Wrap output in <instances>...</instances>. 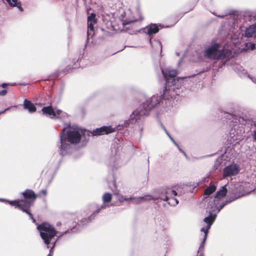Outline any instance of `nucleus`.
<instances>
[{
  "label": "nucleus",
  "instance_id": "4be33fe9",
  "mask_svg": "<svg viewBox=\"0 0 256 256\" xmlns=\"http://www.w3.org/2000/svg\"><path fill=\"white\" fill-rule=\"evenodd\" d=\"M216 190V186L214 185H210L204 190V194L209 196L215 192Z\"/></svg>",
  "mask_w": 256,
  "mask_h": 256
},
{
  "label": "nucleus",
  "instance_id": "2f4dec72",
  "mask_svg": "<svg viewBox=\"0 0 256 256\" xmlns=\"http://www.w3.org/2000/svg\"><path fill=\"white\" fill-rule=\"evenodd\" d=\"M8 109H9V108H6V109H5V110H4L0 112V114H2V113H4V112L6 110H8Z\"/></svg>",
  "mask_w": 256,
  "mask_h": 256
},
{
  "label": "nucleus",
  "instance_id": "473e14b6",
  "mask_svg": "<svg viewBox=\"0 0 256 256\" xmlns=\"http://www.w3.org/2000/svg\"><path fill=\"white\" fill-rule=\"evenodd\" d=\"M32 220L33 222L36 223V224H38L36 222V219L34 217L32 218Z\"/></svg>",
  "mask_w": 256,
  "mask_h": 256
},
{
  "label": "nucleus",
  "instance_id": "f8f14e48",
  "mask_svg": "<svg viewBox=\"0 0 256 256\" xmlns=\"http://www.w3.org/2000/svg\"><path fill=\"white\" fill-rule=\"evenodd\" d=\"M216 218V214H210L208 216L206 217L204 221L207 224L206 226L203 227L201 228V231L205 234V238H207L208 230L211 227V226L214 223Z\"/></svg>",
  "mask_w": 256,
  "mask_h": 256
},
{
  "label": "nucleus",
  "instance_id": "f704fd0d",
  "mask_svg": "<svg viewBox=\"0 0 256 256\" xmlns=\"http://www.w3.org/2000/svg\"><path fill=\"white\" fill-rule=\"evenodd\" d=\"M111 205L112 206H115V205L119 206L120 204H112Z\"/></svg>",
  "mask_w": 256,
  "mask_h": 256
},
{
  "label": "nucleus",
  "instance_id": "6e6552de",
  "mask_svg": "<svg viewBox=\"0 0 256 256\" xmlns=\"http://www.w3.org/2000/svg\"><path fill=\"white\" fill-rule=\"evenodd\" d=\"M240 170L238 165L232 164L228 166L223 170V176L224 178L231 176L237 174Z\"/></svg>",
  "mask_w": 256,
  "mask_h": 256
},
{
  "label": "nucleus",
  "instance_id": "cd10ccee",
  "mask_svg": "<svg viewBox=\"0 0 256 256\" xmlns=\"http://www.w3.org/2000/svg\"><path fill=\"white\" fill-rule=\"evenodd\" d=\"M40 195H42L44 196H46L47 194V191L46 190H42L40 191Z\"/></svg>",
  "mask_w": 256,
  "mask_h": 256
},
{
  "label": "nucleus",
  "instance_id": "c85d7f7f",
  "mask_svg": "<svg viewBox=\"0 0 256 256\" xmlns=\"http://www.w3.org/2000/svg\"><path fill=\"white\" fill-rule=\"evenodd\" d=\"M206 238H205V234L204 235V238L202 240V242L200 244V248H202L204 244Z\"/></svg>",
  "mask_w": 256,
  "mask_h": 256
},
{
  "label": "nucleus",
  "instance_id": "ddd939ff",
  "mask_svg": "<svg viewBox=\"0 0 256 256\" xmlns=\"http://www.w3.org/2000/svg\"><path fill=\"white\" fill-rule=\"evenodd\" d=\"M165 196L164 197L161 198V199L164 201H168L169 199L172 198V200L175 201V204H178V201L176 198L172 197V196H175L177 195V192L174 190H172L169 188L166 189L165 190Z\"/></svg>",
  "mask_w": 256,
  "mask_h": 256
},
{
  "label": "nucleus",
  "instance_id": "0eeeda50",
  "mask_svg": "<svg viewBox=\"0 0 256 256\" xmlns=\"http://www.w3.org/2000/svg\"><path fill=\"white\" fill-rule=\"evenodd\" d=\"M112 200V195L108 192H106L102 196V201L104 202V204L101 206V208L97 210H95L93 214L90 216L88 218H84L80 220L82 222H90L92 219L94 218V216L98 214L101 210L104 209L106 208V206L105 204L106 203L110 202Z\"/></svg>",
  "mask_w": 256,
  "mask_h": 256
},
{
  "label": "nucleus",
  "instance_id": "aec40b11",
  "mask_svg": "<svg viewBox=\"0 0 256 256\" xmlns=\"http://www.w3.org/2000/svg\"><path fill=\"white\" fill-rule=\"evenodd\" d=\"M30 207L31 206H30V204L28 203V204L25 205V206H20V207L16 208L22 210L23 212H26V214H28L30 218L32 219V218H33L34 216L30 212Z\"/></svg>",
  "mask_w": 256,
  "mask_h": 256
},
{
  "label": "nucleus",
  "instance_id": "c756f323",
  "mask_svg": "<svg viewBox=\"0 0 256 256\" xmlns=\"http://www.w3.org/2000/svg\"><path fill=\"white\" fill-rule=\"evenodd\" d=\"M250 48L253 50L255 48V44H250Z\"/></svg>",
  "mask_w": 256,
  "mask_h": 256
},
{
  "label": "nucleus",
  "instance_id": "a211bd4d",
  "mask_svg": "<svg viewBox=\"0 0 256 256\" xmlns=\"http://www.w3.org/2000/svg\"><path fill=\"white\" fill-rule=\"evenodd\" d=\"M8 4L12 7H16L21 12L24 11L20 2L18 0H6Z\"/></svg>",
  "mask_w": 256,
  "mask_h": 256
},
{
  "label": "nucleus",
  "instance_id": "f257e3e1",
  "mask_svg": "<svg viewBox=\"0 0 256 256\" xmlns=\"http://www.w3.org/2000/svg\"><path fill=\"white\" fill-rule=\"evenodd\" d=\"M164 89L163 90V94L160 98L154 96L148 99L142 104L140 106L133 112L130 115L128 120L130 124H134L138 120H140L144 116L148 115L150 110L159 104L162 99L165 98L168 100L170 98H173L174 96L172 93L166 92L164 94Z\"/></svg>",
  "mask_w": 256,
  "mask_h": 256
},
{
  "label": "nucleus",
  "instance_id": "393cba45",
  "mask_svg": "<svg viewBox=\"0 0 256 256\" xmlns=\"http://www.w3.org/2000/svg\"><path fill=\"white\" fill-rule=\"evenodd\" d=\"M55 114L56 118H61L62 117H64L66 115V113L62 112V110H58L55 111Z\"/></svg>",
  "mask_w": 256,
  "mask_h": 256
},
{
  "label": "nucleus",
  "instance_id": "2eb2a0df",
  "mask_svg": "<svg viewBox=\"0 0 256 256\" xmlns=\"http://www.w3.org/2000/svg\"><path fill=\"white\" fill-rule=\"evenodd\" d=\"M42 112L44 114L52 118L56 116L55 111L52 106H44L42 108Z\"/></svg>",
  "mask_w": 256,
  "mask_h": 256
},
{
  "label": "nucleus",
  "instance_id": "b1692460",
  "mask_svg": "<svg viewBox=\"0 0 256 256\" xmlns=\"http://www.w3.org/2000/svg\"><path fill=\"white\" fill-rule=\"evenodd\" d=\"M92 22L93 24H96L97 22L96 15L94 13H92L88 17V22Z\"/></svg>",
  "mask_w": 256,
  "mask_h": 256
},
{
  "label": "nucleus",
  "instance_id": "20e7f679",
  "mask_svg": "<svg viewBox=\"0 0 256 256\" xmlns=\"http://www.w3.org/2000/svg\"><path fill=\"white\" fill-rule=\"evenodd\" d=\"M20 195L24 198L23 199H18L14 200H7L6 202L12 206H14L16 208L20 207V206H25L27 205L28 203L30 204V206H32L36 200L38 196L34 192L30 189H26Z\"/></svg>",
  "mask_w": 256,
  "mask_h": 256
},
{
  "label": "nucleus",
  "instance_id": "f03ea898",
  "mask_svg": "<svg viewBox=\"0 0 256 256\" xmlns=\"http://www.w3.org/2000/svg\"><path fill=\"white\" fill-rule=\"evenodd\" d=\"M62 132L67 141L74 145L79 144L82 140L86 143L90 136V131L82 130L77 126H72L70 124L62 130L60 132Z\"/></svg>",
  "mask_w": 256,
  "mask_h": 256
},
{
  "label": "nucleus",
  "instance_id": "5701e85b",
  "mask_svg": "<svg viewBox=\"0 0 256 256\" xmlns=\"http://www.w3.org/2000/svg\"><path fill=\"white\" fill-rule=\"evenodd\" d=\"M15 85H16V84H6V83L2 84V85H1V86L2 88H4V89L2 90H0V96H5L6 94L7 90L6 89V86H15Z\"/></svg>",
  "mask_w": 256,
  "mask_h": 256
},
{
  "label": "nucleus",
  "instance_id": "412c9836",
  "mask_svg": "<svg viewBox=\"0 0 256 256\" xmlns=\"http://www.w3.org/2000/svg\"><path fill=\"white\" fill-rule=\"evenodd\" d=\"M227 193V189L226 188V186L222 187V188L216 192V194L215 197L216 198H220L221 197H224L226 196Z\"/></svg>",
  "mask_w": 256,
  "mask_h": 256
},
{
  "label": "nucleus",
  "instance_id": "6ab92c4d",
  "mask_svg": "<svg viewBox=\"0 0 256 256\" xmlns=\"http://www.w3.org/2000/svg\"><path fill=\"white\" fill-rule=\"evenodd\" d=\"M149 35L155 34L159 31V28L156 24H151L147 28Z\"/></svg>",
  "mask_w": 256,
  "mask_h": 256
},
{
  "label": "nucleus",
  "instance_id": "39448f33",
  "mask_svg": "<svg viewBox=\"0 0 256 256\" xmlns=\"http://www.w3.org/2000/svg\"><path fill=\"white\" fill-rule=\"evenodd\" d=\"M162 73L166 80L164 94H166V92L172 94L174 90V86L172 85L175 81L174 78L177 75V72L174 70L166 68L162 70Z\"/></svg>",
  "mask_w": 256,
  "mask_h": 256
},
{
  "label": "nucleus",
  "instance_id": "423d86ee",
  "mask_svg": "<svg viewBox=\"0 0 256 256\" xmlns=\"http://www.w3.org/2000/svg\"><path fill=\"white\" fill-rule=\"evenodd\" d=\"M116 196L117 200L120 204L124 202H127L129 200H134L135 202H140L142 200H144V201L150 200H157L158 199V198H152L150 196H147L143 197H138V198H133L130 197L126 198V196L120 194L119 193H116L114 194Z\"/></svg>",
  "mask_w": 256,
  "mask_h": 256
},
{
  "label": "nucleus",
  "instance_id": "9d476101",
  "mask_svg": "<svg viewBox=\"0 0 256 256\" xmlns=\"http://www.w3.org/2000/svg\"><path fill=\"white\" fill-rule=\"evenodd\" d=\"M220 47V44L215 43L208 47L206 51V56L213 60H218V51Z\"/></svg>",
  "mask_w": 256,
  "mask_h": 256
},
{
  "label": "nucleus",
  "instance_id": "a878e982",
  "mask_svg": "<svg viewBox=\"0 0 256 256\" xmlns=\"http://www.w3.org/2000/svg\"><path fill=\"white\" fill-rule=\"evenodd\" d=\"M95 24H93L92 22H88V34L89 35V30L94 31V25Z\"/></svg>",
  "mask_w": 256,
  "mask_h": 256
},
{
  "label": "nucleus",
  "instance_id": "c9c22d12",
  "mask_svg": "<svg viewBox=\"0 0 256 256\" xmlns=\"http://www.w3.org/2000/svg\"><path fill=\"white\" fill-rule=\"evenodd\" d=\"M219 16V17H220V18H223V17H224V16Z\"/></svg>",
  "mask_w": 256,
  "mask_h": 256
},
{
  "label": "nucleus",
  "instance_id": "dca6fc26",
  "mask_svg": "<svg viewBox=\"0 0 256 256\" xmlns=\"http://www.w3.org/2000/svg\"><path fill=\"white\" fill-rule=\"evenodd\" d=\"M24 108L28 110L30 112H34L36 110V108L34 105L30 101L25 99L23 104Z\"/></svg>",
  "mask_w": 256,
  "mask_h": 256
},
{
  "label": "nucleus",
  "instance_id": "72a5a7b5",
  "mask_svg": "<svg viewBox=\"0 0 256 256\" xmlns=\"http://www.w3.org/2000/svg\"><path fill=\"white\" fill-rule=\"evenodd\" d=\"M134 21H130V22H127V21H125L126 22H124V24H130L132 22H133Z\"/></svg>",
  "mask_w": 256,
  "mask_h": 256
},
{
  "label": "nucleus",
  "instance_id": "e433bc0d",
  "mask_svg": "<svg viewBox=\"0 0 256 256\" xmlns=\"http://www.w3.org/2000/svg\"><path fill=\"white\" fill-rule=\"evenodd\" d=\"M224 205H225V204H222V208Z\"/></svg>",
  "mask_w": 256,
  "mask_h": 256
},
{
  "label": "nucleus",
  "instance_id": "4468645a",
  "mask_svg": "<svg viewBox=\"0 0 256 256\" xmlns=\"http://www.w3.org/2000/svg\"><path fill=\"white\" fill-rule=\"evenodd\" d=\"M244 36L247 38L256 37V26L255 24L250 26L246 28Z\"/></svg>",
  "mask_w": 256,
  "mask_h": 256
},
{
  "label": "nucleus",
  "instance_id": "9b49d317",
  "mask_svg": "<svg viewBox=\"0 0 256 256\" xmlns=\"http://www.w3.org/2000/svg\"><path fill=\"white\" fill-rule=\"evenodd\" d=\"M115 130L116 129L111 126H103L94 130L92 132H90V134H92V136H100L109 134L114 132Z\"/></svg>",
  "mask_w": 256,
  "mask_h": 256
},
{
  "label": "nucleus",
  "instance_id": "7c9ffc66",
  "mask_svg": "<svg viewBox=\"0 0 256 256\" xmlns=\"http://www.w3.org/2000/svg\"><path fill=\"white\" fill-rule=\"evenodd\" d=\"M253 138L255 140H256V130L254 131Z\"/></svg>",
  "mask_w": 256,
  "mask_h": 256
},
{
  "label": "nucleus",
  "instance_id": "7ed1b4c3",
  "mask_svg": "<svg viewBox=\"0 0 256 256\" xmlns=\"http://www.w3.org/2000/svg\"><path fill=\"white\" fill-rule=\"evenodd\" d=\"M37 229L40 232V236L48 248L50 246V244L54 242L57 231L54 226L48 222H44L40 224H37Z\"/></svg>",
  "mask_w": 256,
  "mask_h": 256
},
{
  "label": "nucleus",
  "instance_id": "bb28decb",
  "mask_svg": "<svg viewBox=\"0 0 256 256\" xmlns=\"http://www.w3.org/2000/svg\"><path fill=\"white\" fill-rule=\"evenodd\" d=\"M56 241L52 242L50 244V254H48V256H52V249L54 248L55 244H56Z\"/></svg>",
  "mask_w": 256,
  "mask_h": 256
},
{
  "label": "nucleus",
  "instance_id": "1a4fd4ad",
  "mask_svg": "<svg viewBox=\"0 0 256 256\" xmlns=\"http://www.w3.org/2000/svg\"><path fill=\"white\" fill-rule=\"evenodd\" d=\"M60 154L64 156L68 153V150L71 148V144L67 141L66 137L64 136L63 132L60 134Z\"/></svg>",
  "mask_w": 256,
  "mask_h": 256
},
{
  "label": "nucleus",
  "instance_id": "f3484780",
  "mask_svg": "<svg viewBox=\"0 0 256 256\" xmlns=\"http://www.w3.org/2000/svg\"><path fill=\"white\" fill-rule=\"evenodd\" d=\"M232 54L230 50L224 49L218 51V60L228 58Z\"/></svg>",
  "mask_w": 256,
  "mask_h": 256
}]
</instances>
